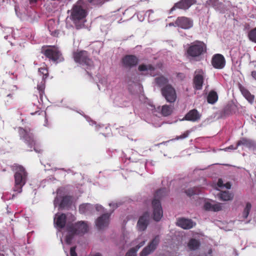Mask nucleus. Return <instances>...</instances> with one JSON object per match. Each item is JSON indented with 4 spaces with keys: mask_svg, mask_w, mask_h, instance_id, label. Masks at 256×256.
I'll return each mask as SVG.
<instances>
[{
    "mask_svg": "<svg viewBox=\"0 0 256 256\" xmlns=\"http://www.w3.org/2000/svg\"><path fill=\"white\" fill-rule=\"evenodd\" d=\"M38 72L43 76L42 80H45L48 76V68L46 66L40 67L38 68Z\"/></svg>",
    "mask_w": 256,
    "mask_h": 256,
    "instance_id": "473e14b6",
    "label": "nucleus"
},
{
    "mask_svg": "<svg viewBox=\"0 0 256 256\" xmlns=\"http://www.w3.org/2000/svg\"><path fill=\"white\" fill-rule=\"evenodd\" d=\"M248 37L250 40L256 43V28H254L249 32Z\"/></svg>",
    "mask_w": 256,
    "mask_h": 256,
    "instance_id": "c9c22d12",
    "label": "nucleus"
},
{
    "mask_svg": "<svg viewBox=\"0 0 256 256\" xmlns=\"http://www.w3.org/2000/svg\"><path fill=\"white\" fill-rule=\"evenodd\" d=\"M144 244V241L143 242H141L139 245H138L136 246V248H140L141 246H142Z\"/></svg>",
    "mask_w": 256,
    "mask_h": 256,
    "instance_id": "a18cd8bd",
    "label": "nucleus"
},
{
    "mask_svg": "<svg viewBox=\"0 0 256 256\" xmlns=\"http://www.w3.org/2000/svg\"><path fill=\"white\" fill-rule=\"evenodd\" d=\"M139 62L138 58L135 55L127 54L122 59V63L124 67L126 68H132L136 66Z\"/></svg>",
    "mask_w": 256,
    "mask_h": 256,
    "instance_id": "9d476101",
    "label": "nucleus"
},
{
    "mask_svg": "<svg viewBox=\"0 0 256 256\" xmlns=\"http://www.w3.org/2000/svg\"><path fill=\"white\" fill-rule=\"evenodd\" d=\"M148 12H153V11L152 10H149L148 11Z\"/></svg>",
    "mask_w": 256,
    "mask_h": 256,
    "instance_id": "5fc2aeb1",
    "label": "nucleus"
},
{
    "mask_svg": "<svg viewBox=\"0 0 256 256\" xmlns=\"http://www.w3.org/2000/svg\"><path fill=\"white\" fill-rule=\"evenodd\" d=\"M204 82V72L202 69H198L195 71L193 78L194 88L196 90L202 88Z\"/></svg>",
    "mask_w": 256,
    "mask_h": 256,
    "instance_id": "f8f14e48",
    "label": "nucleus"
},
{
    "mask_svg": "<svg viewBox=\"0 0 256 256\" xmlns=\"http://www.w3.org/2000/svg\"><path fill=\"white\" fill-rule=\"evenodd\" d=\"M46 80H42L40 83L37 85V90L38 91L40 98L42 100L43 96L44 95Z\"/></svg>",
    "mask_w": 256,
    "mask_h": 256,
    "instance_id": "c85d7f7f",
    "label": "nucleus"
},
{
    "mask_svg": "<svg viewBox=\"0 0 256 256\" xmlns=\"http://www.w3.org/2000/svg\"><path fill=\"white\" fill-rule=\"evenodd\" d=\"M42 52L50 60L55 62H60L64 60V58L58 48L54 46H46L42 48Z\"/></svg>",
    "mask_w": 256,
    "mask_h": 256,
    "instance_id": "423d86ee",
    "label": "nucleus"
},
{
    "mask_svg": "<svg viewBox=\"0 0 256 256\" xmlns=\"http://www.w3.org/2000/svg\"><path fill=\"white\" fill-rule=\"evenodd\" d=\"M218 99V96L216 92L211 90L207 97V101L208 103L210 104H214L216 102Z\"/></svg>",
    "mask_w": 256,
    "mask_h": 256,
    "instance_id": "bb28decb",
    "label": "nucleus"
},
{
    "mask_svg": "<svg viewBox=\"0 0 256 256\" xmlns=\"http://www.w3.org/2000/svg\"><path fill=\"white\" fill-rule=\"evenodd\" d=\"M162 96L166 100L170 103L174 102L176 99V94L175 88L171 84H167L161 88Z\"/></svg>",
    "mask_w": 256,
    "mask_h": 256,
    "instance_id": "6e6552de",
    "label": "nucleus"
},
{
    "mask_svg": "<svg viewBox=\"0 0 256 256\" xmlns=\"http://www.w3.org/2000/svg\"><path fill=\"white\" fill-rule=\"evenodd\" d=\"M252 76L256 80V71H252Z\"/></svg>",
    "mask_w": 256,
    "mask_h": 256,
    "instance_id": "c03bdc74",
    "label": "nucleus"
},
{
    "mask_svg": "<svg viewBox=\"0 0 256 256\" xmlns=\"http://www.w3.org/2000/svg\"><path fill=\"white\" fill-rule=\"evenodd\" d=\"M218 2L217 0H209V4H214L215 3Z\"/></svg>",
    "mask_w": 256,
    "mask_h": 256,
    "instance_id": "37998d69",
    "label": "nucleus"
},
{
    "mask_svg": "<svg viewBox=\"0 0 256 256\" xmlns=\"http://www.w3.org/2000/svg\"><path fill=\"white\" fill-rule=\"evenodd\" d=\"M204 207L206 210L218 212L222 210V204L220 203L212 204L210 202H206L204 204Z\"/></svg>",
    "mask_w": 256,
    "mask_h": 256,
    "instance_id": "4be33fe9",
    "label": "nucleus"
},
{
    "mask_svg": "<svg viewBox=\"0 0 256 256\" xmlns=\"http://www.w3.org/2000/svg\"><path fill=\"white\" fill-rule=\"evenodd\" d=\"M206 52V45L202 41L196 40L192 42L186 50L188 56L192 58L200 57Z\"/></svg>",
    "mask_w": 256,
    "mask_h": 256,
    "instance_id": "39448f33",
    "label": "nucleus"
},
{
    "mask_svg": "<svg viewBox=\"0 0 256 256\" xmlns=\"http://www.w3.org/2000/svg\"><path fill=\"white\" fill-rule=\"evenodd\" d=\"M74 61L86 70H90L94 67L92 60L90 58L89 53L84 50H77L72 53Z\"/></svg>",
    "mask_w": 256,
    "mask_h": 256,
    "instance_id": "20e7f679",
    "label": "nucleus"
},
{
    "mask_svg": "<svg viewBox=\"0 0 256 256\" xmlns=\"http://www.w3.org/2000/svg\"><path fill=\"white\" fill-rule=\"evenodd\" d=\"M18 133L20 138L23 140L30 148L34 146V135L30 128H24L20 127L18 128Z\"/></svg>",
    "mask_w": 256,
    "mask_h": 256,
    "instance_id": "0eeeda50",
    "label": "nucleus"
},
{
    "mask_svg": "<svg viewBox=\"0 0 256 256\" xmlns=\"http://www.w3.org/2000/svg\"><path fill=\"white\" fill-rule=\"evenodd\" d=\"M110 214L105 213L98 217L96 221V225L98 230H102L109 224Z\"/></svg>",
    "mask_w": 256,
    "mask_h": 256,
    "instance_id": "4468645a",
    "label": "nucleus"
},
{
    "mask_svg": "<svg viewBox=\"0 0 256 256\" xmlns=\"http://www.w3.org/2000/svg\"><path fill=\"white\" fill-rule=\"evenodd\" d=\"M212 64L215 68L222 69L226 64L224 56L221 54H214L212 60Z\"/></svg>",
    "mask_w": 256,
    "mask_h": 256,
    "instance_id": "2eb2a0df",
    "label": "nucleus"
},
{
    "mask_svg": "<svg viewBox=\"0 0 256 256\" xmlns=\"http://www.w3.org/2000/svg\"><path fill=\"white\" fill-rule=\"evenodd\" d=\"M72 202V197L70 196H65L62 198L60 204V208L62 209L68 210Z\"/></svg>",
    "mask_w": 256,
    "mask_h": 256,
    "instance_id": "412c9836",
    "label": "nucleus"
},
{
    "mask_svg": "<svg viewBox=\"0 0 256 256\" xmlns=\"http://www.w3.org/2000/svg\"><path fill=\"white\" fill-rule=\"evenodd\" d=\"M156 84L162 88L167 84H169L168 80L163 76H160L154 79Z\"/></svg>",
    "mask_w": 256,
    "mask_h": 256,
    "instance_id": "b1692460",
    "label": "nucleus"
},
{
    "mask_svg": "<svg viewBox=\"0 0 256 256\" xmlns=\"http://www.w3.org/2000/svg\"><path fill=\"white\" fill-rule=\"evenodd\" d=\"M231 108L233 110L234 108H235V106H230Z\"/></svg>",
    "mask_w": 256,
    "mask_h": 256,
    "instance_id": "8fccbe9b",
    "label": "nucleus"
},
{
    "mask_svg": "<svg viewBox=\"0 0 256 256\" xmlns=\"http://www.w3.org/2000/svg\"><path fill=\"white\" fill-rule=\"evenodd\" d=\"M173 24H174V22H172V23H170V26H174Z\"/></svg>",
    "mask_w": 256,
    "mask_h": 256,
    "instance_id": "864d4df0",
    "label": "nucleus"
},
{
    "mask_svg": "<svg viewBox=\"0 0 256 256\" xmlns=\"http://www.w3.org/2000/svg\"><path fill=\"white\" fill-rule=\"evenodd\" d=\"M66 214H56L54 218V223L56 225V227L60 228H62L66 226Z\"/></svg>",
    "mask_w": 256,
    "mask_h": 256,
    "instance_id": "6ab92c4d",
    "label": "nucleus"
},
{
    "mask_svg": "<svg viewBox=\"0 0 256 256\" xmlns=\"http://www.w3.org/2000/svg\"><path fill=\"white\" fill-rule=\"evenodd\" d=\"M238 146H237V144L235 146H234L233 145H230L228 147H226L224 149L225 151H227L230 150H236L237 149Z\"/></svg>",
    "mask_w": 256,
    "mask_h": 256,
    "instance_id": "ea45409f",
    "label": "nucleus"
},
{
    "mask_svg": "<svg viewBox=\"0 0 256 256\" xmlns=\"http://www.w3.org/2000/svg\"><path fill=\"white\" fill-rule=\"evenodd\" d=\"M243 145L247 148H251L254 146L253 142L246 138H242L237 142V146Z\"/></svg>",
    "mask_w": 256,
    "mask_h": 256,
    "instance_id": "cd10ccee",
    "label": "nucleus"
},
{
    "mask_svg": "<svg viewBox=\"0 0 256 256\" xmlns=\"http://www.w3.org/2000/svg\"><path fill=\"white\" fill-rule=\"evenodd\" d=\"M200 188L198 187H194L186 190L185 192L188 196H192L194 194H198L200 192Z\"/></svg>",
    "mask_w": 256,
    "mask_h": 256,
    "instance_id": "7c9ffc66",
    "label": "nucleus"
},
{
    "mask_svg": "<svg viewBox=\"0 0 256 256\" xmlns=\"http://www.w3.org/2000/svg\"><path fill=\"white\" fill-rule=\"evenodd\" d=\"M88 11L84 0H78L72 6L70 10V18L72 20L76 29L83 28L86 22Z\"/></svg>",
    "mask_w": 256,
    "mask_h": 256,
    "instance_id": "f257e3e1",
    "label": "nucleus"
},
{
    "mask_svg": "<svg viewBox=\"0 0 256 256\" xmlns=\"http://www.w3.org/2000/svg\"><path fill=\"white\" fill-rule=\"evenodd\" d=\"M66 230L68 232V234L66 238V241L67 244H70L74 238V236L76 234H74V232H73L72 231L70 232L69 230L68 226H66Z\"/></svg>",
    "mask_w": 256,
    "mask_h": 256,
    "instance_id": "72a5a7b5",
    "label": "nucleus"
},
{
    "mask_svg": "<svg viewBox=\"0 0 256 256\" xmlns=\"http://www.w3.org/2000/svg\"><path fill=\"white\" fill-rule=\"evenodd\" d=\"M174 26H178L182 29H189L193 26V20L186 16H178Z\"/></svg>",
    "mask_w": 256,
    "mask_h": 256,
    "instance_id": "9b49d317",
    "label": "nucleus"
},
{
    "mask_svg": "<svg viewBox=\"0 0 256 256\" xmlns=\"http://www.w3.org/2000/svg\"><path fill=\"white\" fill-rule=\"evenodd\" d=\"M87 73H88V74H90V73H89V72H87Z\"/></svg>",
    "mask_w": 256,
    "mask_h": 256,
    "instance_id": "4d7b16f0",
    "label": "nucleus"
},
{
    "mask_svg": "<svg viewBox=\"0 0 256 256\" xmlns=\"http://www.w3.org/2000/svg\"><path fill=\"white\" fill-rule=\"evenodd\" d=\"M176 225L183 229L189 230L193 228L196 223L190 219L182 218L178 220Z\"/></svg>",
    "mask_w": 256,
    "mask_h": 256,
    "instance_id": "a211bd4d",
    "label": "nucleus"
},
{
    "mask_svg": "<svg viewBox=\"0 0 256 256\" xmlns=\"http://www.w3.org/2000/svg\"><path fill=\"white\" fill-rule=\"evenodd\" d=\"M126 256H136V251L134 248H131L126 252Z\"/></svg>",
    "mask_w": 256,
    "mask_h": 256,
    "instance_id": "4c0bfd02",
    "label": "nucleus"
},
{
    "mask_svg": "<svg viewBox=\"0 0 256 256\" xmlns=\"http://www.w3.org/2000/svg\"><path fill=\"white\" fill-rule=\"evenodd\" d=\"M138 70L140 72H144L146 70H150V72L154 71L155 70L154 67L151 64L146 65L144 64H142L138 67Z\"/></svg>",
    "mask_w": 256,
    "mask_h": 256,
    "instance_id": "2f4dec72",
    "label": "nucleus"
},
{
    "mask_svg": "<svg viewBox=\"0 0 256 256\" xmlns=\"http://www.w3.org/2000/svg\"><path fill=\"white\" fill-rule=\"evenodd\" d=\"M226 111H227V109L226 110V112L227 114H232V113L234 112H231V111H230V112H227Z\"/></svg>",
    "mask_w": 256,
    "mask_h": 256,
    "instance_id": "603ef678",
    "label": "nucleus"
},
{
    "mask_svg": "<svg viewBox=\"0 0 256 256\" xmlns=\"http://www.w3.org/2000/svg\"><path fill=\"white\" fill-rule=\"evenodd\" d=\"M234 194L228 191H222L218 194V198L220 200L227 201L232 200Z\"/></svg>",
    "mask_w": 256,
    "mask_h": 256,
    "instance_id": "393cba45",
    "label": "nucleus"
},
{
    "mask_svg": "<svg viewBox=\"0 0 256 256\" xmlns=\"http://www.w3.org/2000/svg\"><path fill=\"white\" fill-rule=\"evenodd\" d=\"M76 246H72L70 249V256H78L76 252Z\"/></svg>",
    "mask_w": 256,
    "mask_h": 256,
    "instance_id": "58836bf2",
    "label": "nucleus"
},
{
    "mask_svg": "<svg viewBox=\"0 0 256 256\" xmlns=\"http://www.w3.org/2000/svg\"><path fill=\"white\" fill-rule=\"evenodd\" d=\"M224 187L226 189H230L231 188V184L230 182H228L226 184H224Z\"/></svg>",
    "mask_w": 256,
    "mask_h": 256,
    "instance_id": "79ce46f5",
    "label": "nucleus"
},
{
    "mask_svg": "<svg viewBox=\"0 0 256 256\" xmlns=\"http://www.w3.org/2000/svg\"><path fill=\"white\" fill-rule=\"evenodd\" d=\"M217 186L219 188H224V184L222 178H219L217 182Z\"/></svg>",
    "mask_w": 256,
    "mask_h": 256,
    "instance_id": "a19ab883",
    "label": "nucleus"
},
{
    "mask_svg": "<svg viewBox=\"0 0 256 256\" xmlns=\"http://www.w3.org/2000/svg\"><path fill=\"white\" fill-rule=\"evenodd\" d=\"M160 242L158 236H156L149 243L148 246L145 247L140 253V256H147L153 252L156 248Z\"/></svg>",
    "mask_w": 256,
    "mask_h": 256,
    "instance_id": "ddd939ff",
    "label": "nucleus"
},
{
    "mask_svg": "<svg viewBox=\"0 0 256 256\" xmlns=\"http://www.w3.org/2000/svg\"><path fill=\"white\" fill-rule=\"evenodd\" d=\"M29 1L30 4H33L36 3L37 0H29Z\"/></svg>",
    "mask_w": 256,
    "mask_h": 256,
    "instance_id": "de8ad7c7",
    "label": "nucleus"
},
{
    "mask_svg": "<svg viewBox=\"0 0 256 256\" xmlns=\"http://www.w3.org/2000/svg\"><path fill=\"white\" fill-rule=\"evenodd\" d=\"M70 232H74L76 235L83 234L88 232V227L84 222H78L74 224L68 225Z\"/></svg>",
    "mask_w": 256,
    "mask_h": 256,
    "instance_id": "1a4fd4ad",
    "label": "nucleus"
},
{
    "mask_svg": "<svg viewBox=\"0 0 256 256\" xmlns=\"http://www.w3.org/2000/svg\"><path fill=\"white\" fill-rule=\"evenodd\" d=\"M92 209V206L90 204H83L79 206V212L82 214H86L90 212Z\"/></svg>",
    "mask_w": 256,
    "mask_h": 256,
    "instance_id": "a878e982",
    "label": "nucleus"
},
{
    "mask_svg": "<svg viewBox=\"0 0 256 256\" xmlns=\"http://www.w3.org/2000/svg\"><path fill=\"white\" fill-rule=\"evenodd\" d=\"M94 0H88V1L90 2V3H92V2Z\"/></svg>",
    "mask_w": 256,
    "mask_h": 256,
    "instance_id": "3c124183",
    "label": "nucleus"
},
{
    "mask_svg": "<svg viewBox=\"0 0 256 256\" xmlns=\"http://www.w3.org/2000/svg\"><path fill=\"white\" fill-rule=\"evenodd\" d=\"M94 256H102L100 253H97L95 254Z\"/></svg>",
    "mask_w": 256,
    "mask_h": 256,
    "instance_id": "09e8293b",
    "label": "nucleus"
},
{
    "mask_svg": "<svg viewBox=\"0 0 256 256\" xmlns=\"http://www.w3.org/2000/svg\"><path fill=\"white\" fill-rule=\"evenodd\" d=\"M252 208V204L250 202L246 203L245 208L242 212V217L244 218H246L249 214Z\"/></svg>",
    "mask_w": 256,
    "mask_h": 256,
    "instance_id": "f704fd0d",
    "label": "nucleus"
},
{
    "mask_svg": "<svg viewBox=\"0 0 256 256\" xmlns=\"http://www.w3.org/2000/svg\"><path fill=\"white\" fill-rule=\"evenodd\" d=\"M11 170L14 172V184L12 190L16 194H20L28 180V172L23 166L17 164L12 166Z\"/></svg>",
    "mask_w": 256,
    "mask_h": 256,
    "instance_id": "f03ea898",
    "label": "nucleus"
},
{
    "mask_svg": "<svg viewBox=\"0 0 256 256\" xmlns=\"http://www.w3.org/2000/svg\"><path fill=\"white\" fill-rule=\"evenodd\" d=\"M190 131L189 130H186V132H185L184 134H182L180 135V136H178L176 138V140H179V139H184V138H187L189 134H190Z\"/></svg>",
    "mask_w": 256,
    "mask_h": 256,
    "instance_id": "e433bc0d",
    "label": "nucleus"
},
{
    "mask_svg": "<svg viewBox=\"0 0 256 256\" xmlns=\"http://www.w3.org/2000/svg\"><path fill=\"white\" fill-rule=\"evenodd\" d=\"M250 96V93L246 91V94H245V96L246 97V98L247 99H248V96Z\"/></svg>",
    "mask_w": 256,
    "mask_h": 256,
    "instance_id": "49530a36",
    "label": "nucleus"
},
{
    "mask_svg": "<svg viewBox=\"0 0 256 256\" xmlns=\"http://www.w3.org/2000/svg\"><path fill=\"white\" fill-rule=\"evenodd\" d=\"M196 2V0H180L174 4L170 9V11H174L176 8L187 10L192 5L195 4Z\"/></svg>",
    "mask_w": 256,
    "mask_h": 256,
    "instance_id": "dca6fc26",
    "label": "nucleus"
},
{
    "mask_svg": "<svg viewBox=\"0 0 256 256\" xmlns=\"http://www.w3.org/2000/svg\"><path fill=\"white\" fill-rule=\"evenodd\" d=\"M0 256H4L2 254H0Z\"/></svg>",
    "mask_w": 256,
    "mask_h": 256,
    "instance_id": "6e6d98bb",
    "label": "nucleus"
},
{
    "mask_svg": "<svg viewBox=\"0 0 256 256\" xmlns=\"http://www.w3.org/2000/svg\"><path fill=\"white\" fill-rule=\"evenodd\" d=\"M150 218L149 214L148 212H146L144 214L141 216L137 223V227L139 230L144 231V230L148 224Z\"/></svg>",
    "mask_w": 256,
    "mask_h": 256,
    "instance_id": "f3484780",
    "label": "nucleus"
},
{
    "mask_svg": "<svg viewBox=\"0 0 256 256\" xmlns=\"http://www.w3.org/2000/svg\"><path fill=\"white\" fill-rule=\"evenodd\" d=\"M200 242L199 240L195 238H191L188 244V247L191 250H195L199 248Z\"/></svg>",
    "mask_w": 256,
    "mask_h": 256,
    "instance_id": "5701e85b",
    "label": "nucleus"
},
{
    "mask_svg": "<svg viewBox=\"0 0 256 256\" xmlns=\"http://www.w3.org/2000/svg\"><path fill=\"white\" fill-rule=\"evenodd\" d=\"M172 108L167 104L163 106L161 109V113L162 115L164 116H166L170 115L172 114Z\"/></svg>",
    "mask_w": 256,
    "mask_h": 256,
    "instance_id": "c756f323",
    "label": "nucleus"
},
{
    "mask_svg": "<svg viewBox=\"0 0 256 256\" xmlns=\"http://www.w3.org/2000/svg\"><path fill=\"white\" fill-rule=\"evenodd\" d=\"M200 114L196 109L190 110L185 116L184 119L186 120L196 122L200 118Z\"/></svg>",
    "mask_w": 256,
    "mask_h": 256,
    "instance_id": "aec40b11",
    "label": "nucleus"
},
{
    "mask_svg": "<svg viewBox=\"0 0 256 256\" xmlns=\"http://www.w3.org/2000/svg\"><path fill=\"white\" fill-rule=\"evenodd\" d=\"M168 190L166 188L158 190L154 194V199L152 202L153 208V218L158 222L163 216V212L160 199L166 195Z\"/></svg>",
    "mask_w": 256,
    "mask_h": 256,
    "instance_id": "7ed1b4c3",
    "label": "nucleus"
}]
</instances>
